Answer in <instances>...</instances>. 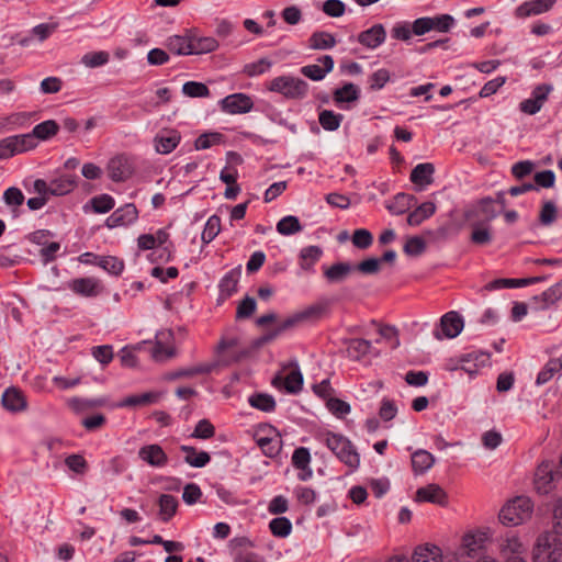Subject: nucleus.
I'll use <instances>...</instances> for the list:
<instances>
[{
  "label": "nucleus",
  "mask_w": 562,
  "mask_h": 562,
  "mask_svg": "<svg viewBox=\"0 0 562 562\" xmlns=\"http://www.w3.org/2000/svg\"><path fill=\"white\" fill-rule=\"evenodd\" d=\"M535 562H558L562 559V541L553 531L540 533L533 547Z\"/></svg>",
  "instance_id": "nucleus-1"
},
{
  "label": "nucleus",
  "mask_w": 562,
  "mask_h": 562,
  "mask_svg": "<svg viewBox=\"0 0 562 562\" xmlns=\"http://www.w3.org/2000/svg\"><path fill=\"white\" fill-rule=\"evenodd\" d=\"M268 90L289 100H302L308 94V83L297 77L279 76L269 82Z\"/></svg>",
  "instance_id": "nucleus-2"
},
{
  "label": "nucleus",
  "mask_w": 562,
  "mask_h": 562,
  "mask_svg": "<svg viewBox=\"0 0 562 562\" xmlns=\"http://www.w3.org/2000/svg\"><path fill=\"white\" fill-rule=\"evenodd\" d=\"M532 502L529 497L518 496L508 502L499 513V520L506 526L522 524L532 513Z\"/></svg>",
  "instance_id": "nucleus-3"
},
{
  "label": "nucleus",
  "mask_w": 562,
  "mask_h": 562,
  "mask_svg": "<svg viewBox=\"0 0 562 562\" xmlns=\"http://www.w3.org/2000/svg\"><path fill=\"white\" fill-rule=\"evenodd\" d=\"M325 443L328 449L346 465L357 469L360 464L359 453L353 448L350 440L341 435L328 432Z\"/></svg>",
  "instance_id": "nucleus-4"
},
{
  "label": "nucleus",
  "mask_w": 562,
  "mask_h": 562,
  "mask_svg": "<svg viewBox=\"0 0 562 562\" xmlns=\"http://www.w3.org/2000/svg\"><path fill=\"white\" fill-rule=\"evenodd\" d=\"M497 215L498 211L495 207V201L491 196L483 198L469 205L463 214L467 222H479L482 224H490Z\"/></svg>",
  "instance_id": "nucleus-5"
},
{
  "label": "nucleus",
  "mask_w": 562,
  "mask_h": 562,
  "mask_svg": "<svg viewBox=\"0 0 562 562\" xmlns=\"http://www.w3.org/2000/svg\"><path fill=\"white\" fill-rule=\"evenodd\" d=\"M560 482V477L553 472V465L544 461L535 472L533 486L538 494L548 495Z\"/></svg>",
  "instance_id": "nucleus-6"
},
{
  "label": "nucleus",
  "mask_w": 562,
  "mask_h": 562,
  "mask_svg": "<svg viewBox=\"0 0 562 562\" xmlns=\"http://www.w3.org/2000/svg\"><path fill=\"white\" fill-rule=\"evenodd\" d=\"M59 132V124L55 120H47L35 125L32 132L24 134L30 140V150L35 149L40 142H46Z\"/></svg>",
  "instance_id": "nucleus-7"
},
{
  "label": "nucleus",
  "mask_w": 562,
  "mask_h": 562,
  "mask_svg": "<svg viewBox=\"0 0 562 562\" xmlns=\"http://www.w3.org/2000/svg\"><path fill=\"white\" fill-rule=\"evenodd\" d=\"M223 112L228 114H245L252 110L254 102L248 94L233 93L220 101Z\"/></svg>",
  "instance_id": "nucleus-8"
},
{
  "label": "nucleus",
  "mask_w": 562,
  "mask_h": 562,
  "mask_svg": "<svg viewBox=\"0 0 562 562\" xmlns=\"http://www.w3.org/2000/svg\"><path fill=\"white\" fill-rule=\"evenodd\" d=\"M463 326L464 322L462 316L456 311H450L440 318L442 334L436 330L434 335L437 339H442L443 337L456 338L462 331Z\"/></svg>",
  "instance_id": "nucleus-9"
},
{
  "label": "nucleus",
  "mask_w": 562,
  "mask_h": 562,
  "mask_svg": "<svg viewBox=\"0 0 562 562\" xmlns=\"http://www.w3.org/2000/svg\"><path fill=\"white\" fill-rule=\"evenodd\" d=\"M30 140L24 134L12 135L0 139V159H8L30 150Z\"/></svg>",
  "instance_id": "nucleus-10"
},
{
  "label": "nucleus",
  "mask_w": 562,
  "mask_h": 562,
  "mask_svg": "<svg viewBox=\"0 0 562 562\" xmlns=\"http://www.w3.org/2000/svg\"><path fill=\"white\" fill-rule=\"evenodd\" d=\"M67 288L75 294L85 297H94L102 292L100 281L92 277L72 279L68 281Z\"/></svg>",
  "instance_id": "nucleus-11"
},
{
  "label": "nucleus",
  "mask_w": 562,
  "mask_h": 562,
  "mask_svg": "<svg viewBox=\"0 0 562 562\" xmlns=\"http://www.w3.org/2000/svg\"><path fill=\"white\" fill-rule=\"evenodd\" d=\"M138 218V210L133 203L116 209L105 221L109 228L117 226H127L135 223Z\"/></svg>",
  "instance_id": "nucleus-12"
},
{
  "label": "nucleus",
  "mask_w": 562,
  "mask_h": 562,
  "mask_svg": "<svg viewBox=\"0 0 562 562\" xmlns=\"http://www.w3.org/2000/svg\"><path fill=\"white\" fill-rule=\"evenodd\" d=\"M108 175L114 182H122L127 180L133 172L128 159L123 155H117L111 158L108 162Z\"/></svg>",
  "instance_id": "nucleus-13"
},
{
  "label": "nucleus",
  "mask_w": 562,
  "mask_h": 562,
  "mask_svg": "<svg viewBox=\"0 0 562 562\" xmlns=\"http://www.w3.org/2000/svg\"><path fill=\"white\" fill-rule=\"evenodd\" d=\"M415 501L418 503L427 502L439 506H446L448 504V495L438 484H428L417 490Z\"/></svg>",
  "instance_id": "nucleus-14"
},
{
  "label": "nucleus",
  "mask_w": 562,
  "mask_h": 562,
  "mask_svg": "<svg viewBox=\"0 0 562 562\" xmlns=\"http://www.w3.org/2000/svg\"><path fill=\"white\" fill-rule=\"evenodd\" d=\"M295 369L292 370L285 378L278 374L272 379V385L280 389L281 386L290 394H297L303 386V374L300 371L297 363H294Z\"/></svg>",
  "instance_id": "nucleus-15"
},
{
  "label": "nucleus",
  "mask_w": 562,
  "mask_h": 562,
  "mask_svg": "<svg viewBox=\"0 0 562 562\" xmlns=\"http://www.w3.org/2000/svg\"><path fill=\"white\" fill-rule=\"evenodd\" d=\"M138 458L154 468H162L168 463V456L157 443L140 447Z\"/></svg>",
  "instance_id": "nucleus-16"
},
{
  "label": "nucleus",
  "mask_w": 562,
  "mask_h": 562,
  "mask_svg": "<svg viewBox=\"0 0 562 562\" xmlns=\"http://www.w3.org/2000/svg\"><path fill=\"white\" fill-rule=\"evenodd\" d=\"M181 135L176 130L161 131L154 138L157 153L162 155L170 154L179 145Z\"/></svg>",
  "instance_id": "nucleus-17"
},
{
  "label": "nucleus",
  "mask_w": 562,
  "mask_h": 562,
  "mask_svg": "<svg viewBox=\"0 0 562 562\" xmlns=\"http://www.w3.org/2000/svg\"><path fill=\"white\" fill-rule=\"evenodd\" d=\"M386 32L382 24H374L372 27L358 34L357 41L369 49H374L384 43Z\"/></svg>",
  "instance_id": "nucleus-18"
},
{
  "label": "nucleus",
  "mask_w": 562,
  "mask_h": 562,
  "mask_svg": "<svg viewBox=\"0 0 562 562\" xmlns=\"http://www.w3.org/2000/svg\"><path fill=\"white\" fill-rule=\"evenodd\" d=\"M318 61L322 63V67L319 65H306L301 68V74L314 81L323 80L333 70L335 63L330 55L319 57Z\"/></svg>",
  "instance_id": "nucleus-19"
},
{
  "label": "nucleus",
  "mask_w": 562,
  "mask_h": 562,
  "mask_svg": "<svg viewBox=\"0 0 562 562\" xmlns=\"http://www.w3.org/2000/svg\"><path fill=\"white\" fill-rule=\"evenodd\" d=\"M342 342L346 345L347 357L353 361L361 360L372 348L371 341L363 338H346Z\"/></svg>",
  "instance_id": "nucleus-20"
},
{
  "label": "nucleus",
  "mask_w": 562,
  "mask_h": 562,
  "mask_svg": "<svg viewBox=\"0 0 562 562\" xmlns=\"http://www.w3.org/2000/svg\"><path fill=\"white\" fill-rule=\"evenodd\" d=\"M547 277H530L521 279H495L485 284L484 290L495 291L503 288H521L544 281Z\"/></svg>",
  "instance_id": "nucleus-21"
},
{
  "label": "nucleus",
  "mask_w": 562,
  "mask_h": 562,
  "mask_svg": "<svg viewBox=\"0 0 562 562\" xmlns=\"http://www.w3.org/2000/svg\"><path fill=\"white\" fill-rule=\"evenodd\" d=\"M557 0H531L521 3L516 9V16L528 18L531 15H538L548 12Z\"/></svg>",
  "instance_id": "nucleus-22"
},
{
  "label": "nucleus",
  "mask_w": 562,
  "mask_h": 562,
  "mask_svg": "<svg viewBox=\"0 0 562 562\" xmlns=\"http://www.w3.org/2000/svg\"><path fill=\"white\" fill-rule=\"evenodd\" d=\"M501 555L504 560L513 557H525L526 548L515 535H506L499 543Z\"/></svg>",
  "instance_id": "nucleus-23"
},
{
  "label": "nucleus",
  "mask_w": 562,
  "mask_h": 562,
  "mask_svg": "<svg viewBox=\"0 0 562 562\" xmlns=\"http://www.w3.org/2000/svg\"><path fill=\"white\" fill-rule=\"evenodd\" d=\"M435 166L431 162H423L415 166L412 170L409 180L420 187L425 188L434 182Z\"/></svg>",
  "instance_id": "nucleus-24"
},
{
  "label": "nucleus",
  "mask_w": 562,
  "mask_h": 562,
  "mask_svg": "<svg viewBox=\"0 0 562 562\" xmlns=\"http://www.w3.org/2000/svg\"><path fill=\"white\" fill-rule=\"evenodd\" d=\"M240 277V268H234L228 271L220 281V300L225 301L237 291V284Z\"/></svg>",
  "instance_id": "nucleus-25"
},
{
  "label": "nucleus",
  "mask_w": 562,
  "mask_h": 562,
  "mask_svg": "<svg viewBox=\"0 0 562 562\" xmlns=\"http://www.w3.org/2000/svg\"><path fill=\"white\" fill-rule=\"evenodd\" d=\"M412 562H442V551L438 546H418L412 555Z\"/></svg>",
  "instance_id": "nucleus-26"
},
{
  "label": "nucleus",
  "mask_w": 562,
  "mask_h": 562,
  "mask_svg": "<svg viewBox=\"0 0 562 562\" xmlns=\"http://www.w3.org/2000/svg\"><path fill=\"white\" fill-rule=\"evenodd\" d=\"M321 312H322V307L311 306V307L306 308L305 311H302L300 313H296V314L288 317L282 323H280L276 327V329L278 330V333L280 335L281 333L295 327L301 322L318 315Z\"/></svg>",
  "instance_id": "nucleus-27"
},
{
  "label": "nucleus",
  "mask_w": 562,
  "mask_h": 562,
  "mask_svg": "<svg viewBox=\"0 0 562 562\" xmlns=\"http://www.w3.org/2000/svg\"><path fill=\"white\" fill-rule=\"evenodd\" d=\"M562 299V279L542 292L540 295H535L532 301L536 303H540V310H547L551 305L555 304L559 300Z\"/></svg>",
  "instance_id": "nucleus-28"
},
{
  "label": "nucleus",
  "mask_w": 562,
  "mask_h": 562,
  "mask_svg": "<svg viewBox=\"0 0 562 562\" xmlns=\"http://www.w3.org/2000/svg\"><path fill=\"white\" fill-rule=\"evenodd\" d=\"M2 405L11 412H21L26 408V400L21 391L9 387L2 395Z\"/></svg>",
  "instance_id": "nucleus-29"
},
{
  "label": "nucleus",
  "mask_w": 562,
  "mask_h": 562,
  "mask_svg": "<svg viewBox=\"0 0 562 562\" xmlns=\"http://www.w3.org/2000/svg\"><path fill=\"white\" fill-rule=\"evenodd\" d=\"M77 176L61 175L50 181V195H65L70 193L77 186Z\"/></svg>",
  "instance_id": "nucleus-30"
},
{
  "label": "nucleus",
  "mask_w": 562,
  "mask_h": 562,
  "mask_svg": "<svg viewBox=\"0 0 562 562\" xmlns=\"http://www.w3.org/2000/svg\"><path fill=\"white\" fill-rule=\"evenodd\" d=\"M180 450L186 453L184 462L192 468H203L211 461V457L206 451H198L192 446L182 445Z\"/></svg>",
  "instance_id": "nucleus-31"
},
{
  "label": "nucleus",
  "mask_w": 562,
  "mask_h": 562,
  "mask_svg": "<svg viewBox=\"0 0 562 562\" xmlns=\"http://www.w3.org/2000/svg\"><path fill=\"white\" fill-rule=\"evenodd\" d=\"M360 98V89L352 82H347L333 92V100L336 104L356 102Z\"/></svg>",
  "instance_id": "nucleus-32"
},
{
  "label": "nucleus",
  "mask_w": 562,
  "mask_h": 562,
  "mask_svg": "<svg viewBox=\"0 0 562 562\" xmlns=\"http://www.w3.org/2000/svg\"><path fill=\"white\" fill-rule=\"evenodd\" d=\"M159 394L156 392H146L143 394H134L125 397L116 407H138L154 404L158 401Z\"/></svg>",
  "instance_id": "nucleus-33"
},
{
  "label": "nucleus",
  "mask_w": 562,
  "mask_h": 562,
  "mask_svg": "<svg viewBox=\"0 0 562 562\" xmlns=\"http://www.w3.org/2000/svg\"><path fill=\"white\" fill-rule=\"evenodd\" d=\"M435 463V457L423 449L412 454V468L416 474H423L428 471Z\"/></svg>",
  "instance_id": "nucleus-34"
},
{
  "label": "nucleus",
  "mask_w": 562,
  "mask_h": 562,
  "mask_svg": "<svg viewBox=\"0 0 562 562\" xmlns=\"http://www.w3.org/2000/svg\"><path fill=\"white\" fill-rule=\"evenodd\" d=\"M169 52L175 55H192V44L190 36L173 35L167 40L166 44Z\"/></svg>",
  "instance_id": "nucleus-35"
},
{
  "label": "nucleus",
  "mask_w": 562,
  "mask_h": 562,
  "mask_svg": "<svg viewBox=\"0 0 562 562\" xmlns=\"http://www.w3.org/2000/svg\"><path fill=\"white\" fill-rule=\"evenodd\" d=\"M416 202V198L407 193H397L386 209L395 215L404 214Z\"/></svg>",
  "instance_id": "nucleus-36"
},
{
  "label": "nucleus",
  "mask_w": 562,
  "mask_h": 562,
  "mask_svg": "<svg viewBox=\"0 0 562 562\" xmlns=\"http://www.w3.org/2000/svg\"><path fill=\"white\" fill-rule=\"evenodd\" d=\"M436 212V205L434 202H425L417 206L407 216V223L411 226H417L422 224L426 218L434 215Z\"/></svg>",
  "instance_id": "nucleus-37"
},
{
  "label": "nucleus",
  "mask_w": 562,
  "mask_h": 562,
  "mask_svg": "<svg viewBox=\"0 0 562 562\" xmlns=\"http://www.w3.org/2000/svg\"><path fill=\"white\" fill-rule=\"evenodd\" d=\"M336 43L335 36L325 31L314 32L308 38V47L315 50L333 48Z\"/></svg>",
  "instance_id": "nucleus-38"
},
{
  "label": "nucleus",
  "mask_w": 562,
  "mask_h": 562,
  "mask_svg": "<svg viewBox=\"0 0 562 562\" xmlns=\"http://www.w3.org/2000/svg\"><path fill=\"white\" fill-rule=\"evenodd\" d=\"M472 227L470 240L475 245H487L492 241V232L488 224L469 222Z\"/></svg>",
  "instance_id": "nucleus-39"
},
{
  "label": "nucleus",
  "mask_w": 562,
  "mask_h": 562,
  "mask_svg": "<svg viewBox=\"0 0 562 562\" xmlns=\"http://www.w3.org/2000/svg\"><path fill=\"white\" fill-rule=\"evenodd\" d=\"M159 515L162 521L170 520L178 508V501L173 495L162 494L158 499Z\"/></svg>",
  "instance_id": "nucleus-40"
},
{
  "label": "nucleus",
  "mask_w": 562,
  "mask_h": 562,
  "mask_svg": "<svg viewBox=\"0 0 562 562\" xmlns=\"http://www.w3.org/2000/svg\"><path fill=\"white\" fill-rule=\"evenodd\" d=\"M344 120V115L331 110H323L318 113L321 126L328 132L337 131Z\"/></svg>",
  "instance_id": "nucleus-41"
},
{
  "label": "nucleus",
  "mask_w": 562,
  "mask_h": 562,
  "mask_svg": "<svg viewBox=\"0 0 562 562\" xmlns=\"http://www.w3.org/2000/svg\"><path fill=\"white\" fill-rule=\"evenodd\" d=\"M352 269L348 262H337L326 269L324 276L329 282H340L348 277Z\"/></svg>",
  "instance_id": "nucleus-42"
},
{
  "label": "nucleus",
  "mask_w": 562,
  "mask_h": 562,
  "mask_svg": "<svg viewBox=\"0 0 562 562\" xmlns=\"http://www.w3.org/2000/svg\"><path fill=\"white\" fill-rule=\"evenodd\" d=\"M97 265L113 276H120L124 270V261L114 256H94Z\"/></svg>",
  "instance_id": "nucleus-43"
},
{
  "label": "nucleus",
  "mask_w": 562,
  "mask_h": 562,
  "mask_svg": "<svg viewBox=\"0 0 562 562\" xmlns=\"http://www.w3.org/2000/svg\"><path fill=\"white\" fill-rule=\"evenodd\" d=\"M323 250L319 246L304 247L300 252L301 268L311 270L312 267L321 259Z\"/></svg>",
  "instance_id": "nucleus-44"
},
{
  "label": "nucleus",
  "mask_w": 562,
  "mask_h": 562,
  "mask_svg": "<svg viewBox=\"0 0 562 562\" xmlns=\"http://www.w3.org/2000/svg\"><path fill=\"white\" fill-rule=\"evenodd\" d=\"M248 402L254 408L266 413H270L276 409V401L273 396L267 393H255L249 396Z\"/></svg>",
  "instance_id": "nucleus-45"
},
{
  "label": "nucleus",
  "mask_w": 562,
  "mask_h": 562,
  "mask_svg": "<svg viewBox=\"0 0 562 562\" xmlns=\"http://www.w3.org/2000/svg\"><path fill=\"white\" fill-rule=\"evenodd\" d=\"M225 142V136L220 132H206L201 134L194 140V148L196 150H204L214 145H220Z\"/></svg>",
  "instance_id": "nucleus-46"
},
{
  "label": "nucleus",
  "mask_w": 562,
  "mask_h": 562,
  "mask_svg": "<svg viewBox=\"0 0 562 562\" xmlns=\"http://www.w3.org/2000/svg\"><path fill=\"white\" fill-rule=\"evenodd\" d=\"M562 370V360L559 358L550 359L537 375L538 385L549 382L555 373Z\"/></svg>",
  "instance_id": "nucleus-47"
},
{
  "label": "nucleus",
  "mask_w": 562,
  "mask_h": 562,
  "mask_svg": "<svg viewBox=\"0 0 562 562\" xmlns=\"http://www.w3.org/2000/svg\"><path fill=\"white\" fill-rule=\"evenodd\" d=\"M192 55L206 54L214 52L218 47V43L214 37H191Z\"/></svg>",
  "instance_id": "nucleus-48"
},
{
  "label": "nucleus",
  "mask_w": 562,
  "mask_h": 562,
  "mask_svg": "<svg viewBox=\"0 0 562 562\" xmlns=\"http://www.w3.org/2000/svg\"><path fill=\"white\" fill-rule=\"evenodd\" d=\"M302 225L296 216L288 215L282 217L277 224L279 234L289 236L302 231Z\"/></svg>",
  "instance_id": "nucleus-49"
},
{
  "label": "nucleus",
  "mask_w": 562,
  "mask_h": 562,
  "mask_svg": "<svg viewBox=\"0 0 562 562\" xmlns=\"http://www.w3.org/2000/svg\"><path fill=\"white\" fill-rule=\"evenodd\" d=\"M212 370V367L209 364H199L188 369H179L170 372L167 375L168 380H178L181 378H191L199 374H207Z\"/></svg>",
  "instance_id": "nucleus-50"
},
{
  "label": "nucleus",
  "mask_w": 562,
  "mask_h": 562,
  "mask_svg": "<svg viewBox=\"0 0 562 562\" xmlns=\"http://www.w3.org/2000/svg\"><path fill=\"white\" fill-rule=\"evenodd\" d=\"M269 528L274 537L285 538L292 531V522L286 517H277L270 521Z\"/></svg>",
  "instance_id": "nucleus-51"
},
{
  "label": "nucleus",
  "mask_w": 562,
  "mask_h": 562,
  "mask_svg": "<svg viewBox=\"0 0 562 562\" xmlns=\"http://www.w3.org/2000/svg\"><path fill=\"white\" fill-rule=\"evenodd\" d=\"M110 60V54L105 50L90 52L81 57V64L88 68H97Z\"/></svg>",
  "instance_id": "nucleus-52"
},
{
  "label": "nucleus",
  "mask_w": 562,
  "mask_h": 562,
  "mask_svg": "<svg viewBox=\"0 0 562 562\" xmlns=\"http://www.w3.org/2000/svg\"><path fill=\"white\" fill-rule=\"evenodd\" d=\"M221 232V217L212 215L209 217L204 229L202 232L201 239L204 244H210Z\"/></svg>",
  "instance_id": "nucleus-53"
},
{
  "label": "nucleus",
  "mask_w": 562,
  "mask_h": 562,
  "mask_svg": "<svg viewBox=\"0 0 562 562\" xmlns=\"http://www.w3.org/2000/svg\"><path fill=\"white\" fill-rule=\"evenodd\" d=\"M257 445L260 447L262 452L270 458H273L279 454L281 450V440L269 438V437H257Z\"/></svg>",
  "instance_id": "nucleus-54"
},
{
  "label": "nucleus",
  "mask_w": 562,
  "mask_h": 562,
  "mask_svg": "<svg viewBox=\"0 0 562 562\" xmlns=\"http://www.w3.org/2000/svg\"><path fill=\"white\" fill-rule=\"evenodd\" d=\"M558 218V209L553 201H544L539 213V223L542 226L552 225Z\"/></svg>",
  "instance_id": "nucleus-55"
},
{
  "label": "nucleus",
  "mask_w": 562,
  "mask_h": 562,
  "mask_svg": "<svg viewBox=\"0 0 562 562\" xmlns=\"http://www.w3.org/2000/svg\"><path fill=\"white\" fill-rule=\"evenodd\" d=\"M182 92L190 98H207L210 95L207 86L198 81H187L182 86Z\"/></svg>",
  "instance_id": "nucleus-56"
},
{
  "label": "nucleus",
  "mask_w": 562,
  "mask_h": 562,
  "mask_svg": "<svg viewBox=\"0 0 562 562\" xmlns=\"http://www.w3.org/2000/svg\"><path fill=\"white\" fill-rule=\"evenodd\" d=\"M272 66V61L266 57L260 58L255 63H249L244 66L243 72L248 77H256L267 72Z\"/></svg>",
  "instance_id": "nucleus-57"
},
{
  "label": "nucleus",
  "mask_w": 562,
  "mask_h": 562,
  "mask_svg": "<svg viewBox=\"0 0 562 562\" xmlns=\"http://www.w3.org/2000/svg\"><path fill=\"white\" fill-rule=\"evenodd\" d=\"M92 210L95 213L104 214L111 211L114 205V199L110 194H100L91 199L90 201Z\"/></svg>",
  "instance_id": "nucleus-58"
},
{
  "label": "nucleus",
  "mask_w": 562,
  "mask_h": 562,
  "mask_svg": "<svg viewBox=\"0 0 562 562\" xmlns=\"http://www.w3.org/2000/svg\"><path fill=\"white\" fill-rule=\"evenodd\" d=\"M390 71L385 68H380L369 77V89L372 91L381 90L390 81Z\"/></svg>",
  "instance_id": "nucleus-59"
},
{
  "label": "nucleus",
  "mask_w": 562,
  "mask_h": 562,
  "mask_svg": "<svg viewBox=\"0 0 562 562\" xmlns=\"http://www.w3.org/2000/svg\"><path fill=\"white\" fill-rule=\"evenodd\" d=\"M105 404L104 398H80V397H74L69 401V406L76 411L81 412L93 407H100Z\"/></svg>",
  "instance_id": "nucleus-60"
},
{
  "label": "nucleus",
  "mask_w": 562,
  "mask_h": 562,
  "mask_svg": "<svg viewBox=\"0 0 562 562\" xmlns=\"http://www.w3.org/2000/svg\"><path fill=\"white\" fill-rule=\"evenodd\" d=\"M485 540V533L467 535L463 538V547L469 555H474L477 550L483 548Z\"/></svg>",
  "instance_id": "nucleus-61"
},
{
  "label": "nucleus",
  "mask_w": 562,
  "mask_h": 562,
  "mask_svg": "<svg viewBox=\"0 0 562 562\" xmlns=\"http://www.w3.org/2000/svg\"><path fill=\"white\" fill-rule=\"evenodd\" d=\"M326 407L333 415L338 418L345 417L350 413L351 409L347 402L336 397L328 398L326 402Z\"/></svg>",
  "instance_id": "nucleus-62"
},
{
  "label": "nucleus",
  "mask_w": 562,
  "mask_h": 562,
  "mask_svg": "<svg viewBox=\"0 0 562 562\" xmlns=\"http://www.w3.org/2000/svg\"><path fill=\"white\" fill-rule=\"evenodd\" d=\"M215 435V428L211 424L209 419H201L195 425L193 432L191 434L192 438L198 439H210Z\"/></svg>",
  "instance_id": "nucleus-63"
},
{
  "label": "nucleus",
  "mask_w": 562,
  "mask_h": 562,
  "mask_svg": "<svg viewBox=\"0 0 562 562\" xmlns=\"http://www.w3.org/2000/svg\"><path fill=\"white\" fill-rule=\"evenodd\" d=\"M352 244L359 249H367L373 243L372 234L366 228L356 229L352 234Z\"/></svg>",
  "instance_id": "nucleus-64"
}]
</instances>
